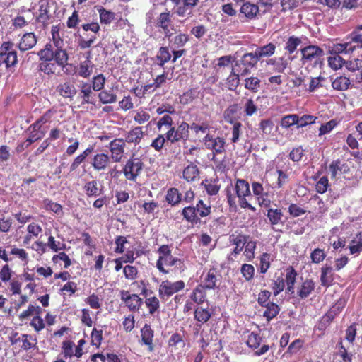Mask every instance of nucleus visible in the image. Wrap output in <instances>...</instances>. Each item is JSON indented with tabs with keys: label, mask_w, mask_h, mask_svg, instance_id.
Instances as JSON below:
<instances>
[{
	"label": "nucleus",
	"mask_w": 362,
	"mask_h": 362,
	"mask_svg": "<svg viewBox=\"0 0 362 362\" xmlns=\"http://www.w3.org/2000/svg\"><path fill=\"white\" fill-rule=\"evenodd\" d=\"M53 44H45L44 48L37 52L40 60H54L56 64L64 69L69 64V55L63 48L64 40L59 34V26L53 25L51 30Z\"/></svg>",
	"instance_id": "f257e3e1"
},
{
	"label": "nucleus",
	"mask_w": 362,
	"mask_h": 362,
	"mask_svg": "<svg viewBox=\"0 0 362 362\" xmlns=\"http://www.w3.org/2000/svg\"><path fill=\"white\" fill-rule=\"evenodd\" d=\"M225 192L227 197L228 205L230 209H237L236 199L238 198L239 205L242 208H247L251 210L255 209V208L246 199L247 196H251L250 185L246 180L243 178H236L235 180L234 186L232 185L230 186H228L225 189Z\"/></svg>",
	"instance_id": "f03ea898"
},
{
	"label": "nucleus",
	"mask_w": 362,
	"mask_h": 362,
	"mask_svg": "<svg viewBox=\"0 0 362 362\" xmlns=\"http://www.w3.org/2000/svg\"><path fill=\"white\" fill-rule=\"evenodd\" d=\"M211 214V205L199 199L195 205H189L182 209L181 214L185 220L192 225L202 223V219L210 216Z\"/></svg>",
	"instance_id": "7ed1b4c3"
},
{
	"label": "nucleus",
	"mask_w": 362,
	"mask_h": 362,
	"mask_svg": "<svg viewBox=\"0 0 362 362\" xmlns=\"http://www.w3.org/2000/svg\"><path fill=\"white\" fill-rule=\"evenodd\" d=\"M159 254V257L156 262V267H157L159 272L163 274H169V272L164 267L166 266H175L178 268H182L184 267V262L177 257H174L172 255V250L168 245H163L160 246L157 250Z\"/></svg>",
	"instance_id": "20e7f679"
},
{
	"label": "nucleus",
	"mask_w": 362,
	"mask_h": 362,
	"mask_svg": "<svg viewBox=\"0 0 362 362\" xmlns=\"http://www.w3.org/2000/svg\"><path fill=\"white\" fill-rule=\"evenodd\" d=\"M144 163L141 158L134 155L127 159L122 172L129 182H136L144 171Z\"/></svg>",
	"instance_id": "39448f33"
},
{
	"label": "nucleus",
	"mask_w": 362,
	"mask_h": 362,
	"mask_svg": "<svg viewBox=\"0 0 362 362\" xmlns=\"http://www.w3.org/2000/svg\"><path fill=\"white\" fill-rule=\"evenodd\" d=\"M300 62L303 65H317L325 54L324 50L316 45H309L300 49Z\"/></svg>",
	"instance_id": "423d86ee"
},
{
	"label": "nucleus",
	"mask_w": 362,
	"mask_h": 362,
	"mask_svg": "<svg viewBox=\"0 0 362 362\" xmlns=\"http://www.w3.org/2000/svg\"><path fill=\"white\" fill-rule=\"evenodd\" d=\"M185 285L183 280L175 281L168 279L163 280L158 286V296L162 300H167L173 295L184 290Z\"/></svg>",
	"instance_id": "0eeeda50"
},
{
	"label": "nucleus",
	"mask_w": 362,
	"mask_h": 362,
	"mask_svg": "<svg viewBox=\"0 0 362 362\" xmlns=\"http://www.w3.org/2000/svg\"><path fill=\"white\" fill-rule=\"evenodd\" d=\"M17 63V52L13 49V42L4 41L0 46V66L4 64L6 69H9Z\"/></svg>",
	"instance_id": "6e6552de"
},
{
	"label": "nucleus",
	"mask_w": 362,
	"mask_h": 362,
	"mask_svg": "<svg viewBox=\"0 0 362 362\" xmlns=\"http://www.w3.org/2000/svg\"><path fill=\"white\" fill-rule=\"evenodd\" d=\"M202 142L206 148L212 152L213 156H217L226 152V141L223 136H214L211 133H206Z\"/></svg>",
	"instance_id": "1a4fd4ad"
},
{
	"label": "nucleus",
	"mask_w": 362,
	"mask_h": 362,
	"mask_svg": "<svg viewBox=\"0 0 362 362\" xmlns=\"http://www.w3.org/2000/svg\"><path fill=\"white\" fill-rule=\"evenodd\" d=\"M165 135L171 144L186 142L189 136V125L182 122L177 127L173 126L169 129Z\"/></svg>",
	"instance_id": "9d476101"
},
{
	"label": "nucleus",
	"mask_w": 362,
	"mask_h": 362,
	"mask_svg": "<svg viewBox=\"0 0 362 362\" xmlns=\"http://www.w3.org/2000/svg\"><path fill=\"white\" fill-rule=\"evenodd\" d=\"M262 341V338L256 332H252L247 337L246 344L248 348L255 351L254 354L255 356H262L267 353L270 349L269 344H264L260 346Z\"/></svg>",
	"instance_id": "9b49d317"
},
{
	"label": "nucleus",
	"mask_w": 362,
	"mask_h": 362,
	"mask_svg": "<svg viewBox=\"0 0 362 362\" xmlns=\"http://www.w3.org/2000/svg\"><path fill=\"white\" fill-rule=\"evenodd\" d=\"M259 9L258 5L250 1L245 2L240 8L239 18L242 22H250L258 19Z\"/></svg>",
	"instance_id": "f8f14e48"
},
{
	"label": "nucleus",
	"mask_w": 362,
	"mask_h": 362,
	"mask_svg": "<svg viewBox=\"0 0 362 362\" xmlns=\"http://www.w3.org/2000/svg\"><path fill=\"white\" fill-rule=\"evenodd\" d=\"M110 157L115 163H119L124 156L126 142L123 139H115L109 143Z\"/></svg>",
	"instance_id": "ddd939ff"
},
{
	"label": "nucleus",
	"mask_w": 362,
	"mask_h": 362,
	"mask_svg": "<svg viewBox=\"0 0 362 362\" xmlns=\"http://www.w3.org/2000/svg\"><path fill=\"white\" fill-rule=\"evenodd\" d=\"M120 297L127 308L132 312L139 311L144 304V299L142 298L138 294H131L128 291H121Z\"/></svg>",
	"instance_id": "4468645a"
},
{
	"label": "nucleus",
	"mask_w": 362,
	"mask_h": 362,
	"mask_svg": "<svg viewBox=\"0 0 362 362\" xmlns=\"http://www.w3.org/2000/svg\"><path fill=\"white\" fill-rule=\"evenodd\" d=\"M113 160L108 153L99 152L93 156L90 163L94 170L100 172L106 170L110 166Z\"/></svg>",
	"instance_id": "2eb2a0df"
},
{
	"label": "nucleus",
	"mask_w": 362,
	"mask_h": 362,
	"mask_svg": "<svg viewBox=\"0 0 362 362\" xmlns=\"http://www.w3.org/2000/svg\"><path fill=\"white\" fill-rule=\"evenodd\" d=\"M49 112L50 110L47 112L27 128L28 134L34 139H36V141H40L45 136V131L43 129V124L47 122L48 119L47 115Z\"/></svg>",
	"instance_id": "dca6fc26"
},
{
	"label": "nucleus",
	"mask_w": 362,
	"mask_h": 362,
	"mask_svg": "<svg viewBox=\"0 0 362 362\" xmlns=\"http://www.w3.org/2000/svg\"><path fill=\"white\" fill-rule=\"evenodd\" d=\"M172 25V16L170 11L167 10L166 11L161 12L158 14L157 19H156V27L162 30V32L167 38L172 37L170 27Z\"/></svg>",
	"instance_id": "f3484780"
},
{
	"label": "nucleus",
	"mask_w": 362,
	"mask_h": 362,
	"mask_svg": "<svg viewBox=\"0 0 362 362\" xmlns=\"http://www.w3.org/2000/svg\"><path fill=\"white\" fill-rule=\"evenodd\" d=\"M79 97L81 98L82 105L85 104H90L95 105L97 102L96 95L94 93L93 89L90 87V83L83 82L80 85Z\"/></svg>",
	"instance_id": "a211bd4d"
},
{
	"label": "nucleus",
	"mask_w": 362,
	"mask_h": 362,
	"mask_svg": "<svg viewBox=\"0 0 362 362\" xmlns=\"http://www.w3.org/2000/svg\"><path fill=\"white\" fill-rule=\"evenodd\" d=\"M252 189L254 196L257 199L261 206L269 207L271 205V200L267 198L268 193L264 192L263 185L258 182H252Z\"/></svg>",
	"instance_id": "6ab92c4d"
},
{
	"label": "nucleus",
	"mask_w": 362,
	"mask_h": 362,
	"mask_svg": "<svg viewBox=\"0 0 362 362\" xmlns=\"http://www.w3.org/2000/svg\"><path fill=\"white\" fill-rule=\"evenodd\" d=\"M141 343L146 345L148 351H153V338L155 337V332L149 324L146 323L141 329Z\"/></svg>",
	"instance_id": "aec40b11"
},
{
	"label": "nucleus",
	"mask_w": 362,
	"mask_h": 362,
	"mask_svg": "<svg viewBox=\"0 0 362 362\" xmlns=\"http://www.w3.org/2000/svg\"><path fill=\"white\" fill-rule=\"evenodd\" d=\"M57 94L64 98L72 100L77 94V89L71 81H65L57 86Z\"/></svg>",
	"instance_id": "412c9836"
},
{
	"label": "nucleus",
	"mask_w": 362,
	"mask_h": 362,
	"mask_svg": "<svg viewBox=\"0 0 362 362\" xmlns=\"http://www.w3.org/2000/svg\"><path fill=\"white\" fill-rule=\"evenodd\" d=\"M37 42V37L33 33H26L22 35L17 47L21 52H26L35 47Z\"/></svg>",
	"instance_id": "4be33fe9"
},
{
	"label": "nucleus",
	"mask_w": 362,
	"mask_h": 362,
	"mask_svg": "<svg viewBox=\"0 0 362 362\" xmlns=\"http://www.w3.org/2000/svg\"><path fill=\"white\" fill-rule=\"evenodd\" d=\"M315 286L313 279H305L297 287L296 294L300 299H305L315 291Z\"/></svg>",
	"instance_id": "5701e85b"
},
{
	"label": "nucleus",
	"mask_w": 362,
	"mask_h": 362,
	"mask_svg": "<svg viewBox=\"0 0 362 362\" xmlns=\"http://www.w3.org/2000/svg\"><path fill=\"white\" fill-rule=\"evenodd\" d=\"M356 50V46L351 42L344 43H334L329 47V53L339 56L340 54H351Z\"/></svg>",
	"instance_id": "b1692460"
},
{
	"label": "nucleus",
	"mask_w": 362,
	"mask_h": 362,
	"mask_svg": "<svg viewBox=\"0 0 362 362\" xmlns=\"http://www.w3.org/2000/svg\"><path fill=\"white\" fill-rule=\"evenodd\" d=\"M284 271L286 272V279H284V285L286 286V292L293 294L295 291L298 273L293 266H288Z\"/></svg>",
	"instance_id": "393cba45"
},
{
	"label": "nucleus",
	"mask_w": 362,
	"mask_h": 362,
	"mask_svg": "<svg viewBox=\"0 0 362 362\" xmlns=\"http://www.w3.org/2000/svg\"><path fill=\"white\" fill-rule=\"evenodd\" d=\"M331 178H335L337 174H346L349 172L350 168L348 163L340 159L332 160L329 165Z\"/></svg>",
	"instance_id": "a878e982"
},
{
	"label": "nucleus",
	"mask_w": 362,
	"mask_h": 362,
	"mask_svg": "<svg viewBox=\"0 0 362 362\" xmlns=\"http://www.w3.org/2000/svg\"><path fill=\"white\" fill-rule=\"evenodd\" d=\"M249 236L243 233H235L229 236V241L232 245H235L232 253L234 255H238L244 249V245L246 243Z\"/></svg>",
	"instance_id": "bb28decb"
},
{
	"label": "nucleus",
	"mask_w": 362,
	"mask_h": 362,
	"mask_svg": "<svg viewBox=\"0 0 362 362\" xmlns=\"http://www.w3.org/2000/svg\"><path fill=\"white\" fill-rule=\"evenodd\" d=\"M202 283L204 288L207 290H211L216 288V270L214 268H211L206 274L203 273L202 276Z\"/></svg>",
	"instance_id": "cd10ccee"
},
{
	"label": "nucleus",
	"mask_w": 362,
	"mask_h": 362,
	"mask_svg": "<svg viewBox=\"0 0 362 362\" xmlns=\"http://www.w3.org/2000/svg\"><path fill=\"white\" fill-rule=\"evenodd\" d=\"M83 189L87 197H98L103 192V187L99 188V182L97 180H92L86 182Z\"/></svg>",
	"instance_id": "c85d7f7f"
},
{
	"label": "nucleus",
	"mask_w": 362,
	"mask_h": 362,
	"mask_svg": "<svg viewBox=\"0 0 362 362\" xmlns=\"http://www.w3.org/2000/svg\"><path fill=\"white\" fill-rule=\"evenodd\" d=\"M144 132L142 129V127H135L127 132L125 139L124 140L125 141L126 144L129 143L138 145L144 139Z\"/></svg>",
	"instance_id": "c756f323"
},
{
	"label": "nucleus",
	"mask_w": 362,
	"mask_h": 362,
	"mask_svg": "<svg viewBox=\"0 0 362 362\" xmlns=\"http://www.w3.org/2000/svg\"><path fill=\"white\" fill-rule=\"evenodd\" d=\"M117 90L114 87L110 88H103L102 91L99 92L98 98L99 102L102 104L114 103L117 101Z\"/></svg>",
	"instance_id": "7c9ffc66"
},
{
	"label": "nucleus",
	"mask_w": 362,
	"mask_h": 362,
	"mask_svg": "<svg viewBox=\"0 0 362 362\" xmlns=\"http://www.w3.org/2000/svg\"><path fill=\"white\" fill-rule=\"evenodd\" d=\"M183 177L187 182H195L200 178V171L196 163L191 162L185 168Z\"/></svg>",
	"instance_id": "2f4dec72"
},
{
	"label": "nucleus",
	"mask_w": 362,
	"mask_h": 362,
	"mask_svg": "<svg viewBox=\"0 0 362 362\" xmlns=\"http://www.w3.org/2000/svg\"><path fill=\"white\" fill-rule=\"evenodd\" d=\"M238 110L239 106L238 103L229 105L223 114L224 121L229 124L238 122Z\"/></svg>",
	"instance_id": "473e14b6"
},
{
	"label": "nucleus",
	"mask_w": 362,
	"mask_h": 362,
	"mask_svg": "<svg viewBox=\"0 0 362 362\" xmlns=\"http://www.w3.org/2000/svg\"><path fill=\"white\" fill-rule=\"evenodd\" d=\"M206 290L202 284H199L189 296L191 300L197 305L203 304L206 300Z\"/></svg>",
	"instance_id": "72a5a7b5"
},
{
	"label": "nucleus",
	"mask_w": 362,
	"mask_h": 362,
	"mask_svg": "<svg viewBox=\"0 0 362 362\" xmlns=\"http://www.w3.org/2000/svg\"><path fill=\"white\" fill-rule=\"evenodd\" d=\"M168 39L172 49H184L189 41V36L186 33H178Z\"/></svg>",
	"instance_id": "f704fd0d"
},
{
	"label": "nucleus",
	"mask_w": 362,
	"mask_h": 362,
	"mask_svg": "<svg viewBox=\"0 0 362 362\" xmlns=\"http://www.w3.org/2000/svg\"><path fill=\"white\" fill-rule=\"evenodd\" d=\"M171 59L172 54L168 47H161L159 48L157 55H156V60L158 66L163 68L165 64L170 62Z\"/></svg>",
	"instance_id": "c9c22d12"
},
{
	"label": "nucleus",
	"mask_w": 362,
	"mask_h": 362,
	"mask_svg": "<svg viewBox=\"0 0 362 362\" xmlns=\"http://www.w3.org/2000/svg\"><path fill=\"white\" fill-rule=\"evenodd\" d=\"M93 62L87 58L78 64L77 74L81 78H88L93 73Z\"/></svg>",
	"instance_id": "e433bc0d"
},
{
	"label": "nucleus",
	"mask_w": 362,
	"mask_h": 362,
	"mask_svg": "<svg viewBox=\"0 0 362 362\" xmlns=\"http://www.w3.org/2000/svg\"><path fill=\"white\" fill-rule=\"evenodd\" d=\"M320 283L322 286H329L334 280V274L332 267L329 264H325L321 268Z\"/></svg>",
	"instance_id": "4c0bfd02"
},
{
	"label": "nucleus",
	"mask_w": 362,
	"mask_h": 362,
	"mask_svg": "<svg viewBox=\"0 0 362 362\" xmlns=\"http://www.w3.org/2000/svg\"><path fill=\"white\" fill-rule=\"evenodd\" d=\"M284 215L281 209L269 208L267 211V217L272 226L283 223V218Z\"/></svg>",
	"instance_id": "58836bf2"
},
{
	"label": "nucleus",
	"mask_w": 362,
	"mask_h": 362,
	"mask_svg": "<svg viewBox=\"0 0 362 362\" xmlns=\"http://www.w3.org/2000/svg\"><path fill=\"white\" fill-rule=\"evenodd\" d=\"M213 315V310L209 308H203L198 307L194 313V320L202 324L207 322Z\"/></svg>",
	"instance_id": "ea45409f"
},
{
	"label": "nucleus",
	"mask_w": 362,
	"mask_h": 362,
	"mask_svg": "<svg viewBox=\"0 0 362 362\" xmlns=\"http://www.w3.org/2000/svg\"><path fill=\"white\" fill-rule=\"evenodd\" d=\"M165 199L171 206H176L182 201V194L180 192L178 189L171 187L167 191Z\"/></svg>",
	"instance_id": "a19ab883"
},
{
	"label": "nucleus",
	"mask_w": 362,
	"mask_h": 362,
	"mask_svg": "<svg viewBox=\"0 0 362 362\" xmlns=\"http://www.w3.org/2000/svg\"><path fill=\"white\" fill-rule=\"evenodd\" d=\"M21 349L28 351L32 349L37 348V339L36 337L30 334H23L21 335Z\"/></svg>",
	"instance_id": "79ce46f5"
},
{
	"label": "nucleus",
	"mask_w": 362,
	"mask_h": 362,
	"mask_svg": "<svg viewBox=\"0 0 362 362\" xmlns=\"http://www.w3.org/2000/svg\"><path fill=\"white\" fill-rule=\"evenodd\" d=\"M351 85V81L349 78L341 75L337 77L332 82V86L334 89L338 90L339 91H344L349 88Z\"/></svg>",
	"instance_id": "37998d69"
},
{
	"label": "nucleus",
	"mask_w": 362,
	"mask_h": 362,
	"mask_svg": "<svg viewBox=\"0 0 362 362\" xmlns=\"http://www.w3.org/2000/svg\"><path fill=\"white\" fill-rule=\"evenodd\" d=\"M199 94V92L197 88H190L180 96V102L183 105H187V104L191 103L195 98H198Z\"/></svg>",
	"instance_id": "c03bdc74"
},
{
	"label": "nucleus",
	"mask_w": 362,
	"mask_h": 362,
	"mask_svg": "<svg viewBox=\"0 0 362 362\" xmlns=\"http://www.w3.org/2000/svg\"><path fill=\"white\" fill-rule=\"evenodd\" d=\"M99 19L102 24H110L115 19V13L114 11L107 10L103 6H98Z\"/></svg>",
	"instance_id": "a18cd8bd"
},
{
	"label": "nucleus",
	"mask_w": 362,
	"mask_h": 362,
	"mask_svg": "<svg viewBox=\"0 0 362 362\" xmlns=\"http://www.w3.org/2000/svg\"><path fill=\"white\" fill-rule=\"evenodd\" d=\"M264 308H265L266 310L263 313V316L268 322L275 318L280 311L279 306L272 302L264 306Z\"/></svg>",
	"instance_id": "49530a36"
},
{
	"label": "nucleus",
	"mask_w": 362,
	"mask_h": 362,
	"mask_svg": "<svg viewBox=\"0 0 362 362\" xmlns=\"http://www.w3.org/2000/svg\"><path fill=\"white\" fill-rule=\"evenodd\" d=\"M27 235L25 237L24 243H27L32 236L37 237L42 232V227L36 222H31L27 226Z\"/></svg>",
	"instance_id": "de8ad7c7"
},
{
	"label": "nucleus",
	"mask_w": 362,
	"mask_h": 362,
	"mask_svg": "<svg viewBox=\"0 0 362 362\" xmlns=\"http://www.w3.org/2000/svg\"><path fill=\"white\" fill-rule=\"evenodd\" d=\"M276 50V46L274 43L269 42L264 46L258 47L256 49V52L259 58V60L262 57H269L274 54Z\"/></svg>",
	"instance_id": "09e8293b"
},
{
	"label": "nucleus",
	"mask_w": 362,
	"mask_h": 362,
	"mask_svg": "<svg viewBox=\"0 0 362 362\" xmlns=\"http://www.w3.org/2000/svg\"><path fill=\"white\" fill-rule=\"evenodd\" d=\"M259 60L257 55V51L255 52L245 53L242 56V64L247 67H254Z\"/></svg>",
	"instance_id": "8fccbe9b"
},
{
	"label": "nucleus",
	"mask_w": 362,
	"mask_h": 362,
	"mask_svg": "<svg viewBox=\"0 0 362 362\" xmlns=\"http://www.w3.org/2000/svg\"><path fill=\"white\" fill-rule=\"evenodd\" d=\"M106 82V78L103 74L95 75L90 83V87L95 92H100L104 88Z\"/></svg>",
	"instance_id": "3c124183"
},
{
	"label": "nucleus",
	"mask_w": 362,
	"mask_h": 362,
	"mask_svg": "<svg viewBox=\"0 0 362 362\" xmlns=\"http://www.w3.org/2000/svg\"><path fill=\"white\" fill-rule=\"evenodd\" d=\"M301 43L300 37L295 35L290 36L286 41L284 49L290 54H293Z\"/></svg>",
	"instance_id": "603ef678"
},
{
	"label": "nucleus",
	"mask_w": 362,
	"mask_h": 362,
	"mask_svg": "<svg viewBox=\"0 0 362 362\" xmlns=\"http://www.w3.org/2000/svg\"><path fill=\"white\" fill-rule=\"evenodd\" d=\"M74 342L70 339L62 341L61 354L64 358H71L74 356Z\"/></svg>",
	"instance_id": "864d4df0"
},
{
	"label": "nucleus",
	"mask_w": 362,
	"mask_h": 362,
	"mask_svg": "<svg viewBox=\"0 0 362 362\" xmlns=\"http://www.w3.org/2000/svg\"><path fill=\"white\" fill-rule=\"evenodd\" d=\"M271 267V255L268 252H263L259 258V272L264 274Z\"/></svg>",
	"instance_id": "5fc2aeb1"
},
{
	"label": "nucleus",
	"mask_w": 362,
	"mask_h": 362,
	"mask_svg": "<svg viewBox=\"0 0 362 362\" xmlns=\"http://www.w3.org/2000/svg\"><path fill=\"white\" fill-rule=\"evenodd\" d=\"M245 245L243 253L247 261H252L255 257L257 242L255 240H247Z\"/></svg>",
	"instance_id": "6e6d98bb"
},
{
	"label": "nucleus",
	"mask_w": 362,
	"mask_h": 362,
	"mask_svg": "<svg viewBox=\"0 0 362 362\" xmlns=\"http://www.w3.org/2000/svg\"><path fill=\"white\" fill-rule=\"evenodd\" d=\"M144 303L151 315H153L160 308L159 299L156 296L146 297Z\"/></svg>",
	"instance_id": "4d7b16f0"
},
{
	"label": "nucleus",
	"mask_w": 362,
	"mask_h": 362,
	"mask_svg": "<svg viewBox=\"0 0 362 362\" xmlns=\"http://www.w3.org/2000/svg\"><path fill=\"white\" fill-rule=\"evenodd\" d=\"M150 118L151 115L142 108L134 111L133 119L138 124H144V123L148 122Z\"/></svg>",
	"instance_id": "13d9d810"
},
{
	"label": "nucleus",
	"mask_w": 362,
	"mask_h": 362,
	"mask_svg": "<svg viewBox=\"0 0 362 362\" xmlns=\"http://www.w3.org/2000/svg\"><path fill=\"white\" fill-rule=\"evenodd\" d=\"M167 143H169L167 136L165 134H158L156 139L152 141L151 146L157 152H160Z\"/></svg>",
	"instance_id": "bf43d9fd"
},
{
	"label": "nucleus",
	"mask_w": 362,
	"mask_h": 362,
	"mask_svg": "<svg viewBox=\"0 0 362 362\" xmlns=\"http://www.w3.org/2000/svg\"><path fill=\"white\" fill-rule=\"evenodd\" d=\"M103 340V331L94 327L90 333V344L99 349Z\"/></svg>",
	"instance_id": "052dcab7"
},
{
	"label": "nucleus",
	"mask_w": 362,
	"mask_h": 362,
	"mask_svg": "<svg viewBox=\"0 0 362 362\" xmlns=\"http://www.w3.org/2000/svg\"><path fill=\"white\" fill-rule=\"evenodd\" d=\"M240 272L246 281H251L255 274V268L250 264H243L241 267Z\"/></svg>",
	"instance_id": "680f3d73"
},
{
	"label": "nucleus",
	"mask_w": 362,
	"mask_h": 362,
	"mask_svg": "<svg viewBox=\"0 0 362 362\" xmlns=\"http://www.w3.org/2000/svg\"><path fill=\"white\" fill-rule=\"evenodd\" d=\"M52 62V61H42V62L39 64V70L47 76L54 74L56 71V64Z\"/></svg>",
	"instance_id": "e2e57ef3"
},
{
	"label": "nucleus",
	"mask_w": 362,
	"mask_h": 362,
	"mask_svg": "<svg viewBox=\"0 0 362 362\" xmlns=\"http://www.w3.org/2000/svg\"><path fill=\"white\" fill-rule=\"evenodd\" d=\"M123 273L127 280H135L139 275L138 268L133 265L127 264L123 268Z\"/></svg>",
	"instance_id": "0e129e2a"
},
{
	"label": "nucleus",
	"mask_w": 362,
	"mask_h": 362,
	"mask_svg": "<svg viewBox=\"0 0 362 362\" xmlns=\"http://www.w3.org/2000/svg\"><path fill=\"white\" fill-rule=\"evenodd\" d=\"M268 64L273 65L275 71L278 72H284L288 65V63L284 57H279L275 58L274 59H269Z\"/></svg>",
	"instance_id": "69168bd1"
},
{
	"label": "nucleus",
	"mask_w": 362,
	"mask_h": 362,
	"mask_svg": "<svg viewBox=\"0 0 362 362\" xmlns=\"http://www.w3.org/2000/svg\"><path fill=\"white\" fill-rule=\"evenodd\" d=\"M260 87V80L257 77H250L245 80V88L257 93Z\"/></svg>",
	"instance_id": "338daca9"
},
{
	"label": "nucleus",
	"mask_w": 362,
	"mask_h": 362,
	"mask_svg": "<svg viewBox=\"0 0 362 362\" xmlns=\"http://www.w3.org/2000/svg\"><path fill=\"white\" fill-rule=\"evenodd\" d=\"M220 188L221 186L218 184V181H216V180L211 182H208L207 180H205L204 189L209 196H215V194H218L219 192Z\"/></svg>",
	"instance_id": "774afa93"
}]
</instances>
